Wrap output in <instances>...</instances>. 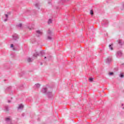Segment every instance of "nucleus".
I'll return each mask as SVG.
<instances>
[{
    "mask_svg": "<svg viewBox=\"0 0 124 124\" xmlns=\"http://www.w3.org/2000/svg\"><path fill=\"white\" fill-rule=\"evenodd\" d=\"M42 93L46 94L48 98H51L53 97V93L52 91H49V89L47 88H43L42 89Z\"/></svg>",
    "mask_w": 124,
    "mask_h": 124,
    "instance_id": "obj_1",
    "label": "nucleus"
},
{
    "mask_svg": "<svg viewBox=\"0 0 124 124\" xmlns=\"http://www.w3.org/2000/svg\"><path fill=\"white\" fill-rule=\"evenodd\" d=\"M45 59H47V57H45Z\"/></svg>",
    "mask_w": 124,
    "mask_h": 124,
    "instance_id": "obj_36",
    "label": "nucleus"
},
{
    "mask_svg": "<svg viewBox=\"0 0 124 124\" xmlns=\"http://www.w3.org/2000/svg\"><path fill=\"white\" fill-rule=\"evenodd\" d=\"M112 62V57H109L106 59V62L107 63H110Z\"/></svg>",
    "mask_w": 124,
    "mask_h": 124,
    "instance_id": "obj_5",
    "label": "nucleus"
},
{
    "mask_svg": "<svg viewBox=\"0 0 124 124\" xmlns=\"http://www.w3.org/2000/svg\"><path fill=\"white\" fill-rule=\"evenodd\" d=\"M35 87L36 88H40V84L39 83H36L35 84Z\"/></svg>",
    "mask_w": 124,
    "mask_h": 124,
    "instance_id": "obj_19",
    "label": "nucleus"
},
{
    "mask_svg": "<svg viewBox=\"0 0 124 124\" xmlns=\"http://www.w3.org/2000/svg\"><path fill=\"white\" fill-rule=\"evenodd\" d=\"M109 49L111 50H113L114 49L113 48V44H112L111 45H109L108 46Z\"/></svg>",
    "mask_w": 124,
    "mask_h": 124,
    "instance_id": "obj_13",
    "label": "nucleus"
},
{
    "mask_svg": "<svg viewBox=\"0 0 124 124\" xmlns=\"http://www.w3.org/2000/svg\"><path fill=\"white\" fill-rule=\"evenodd\" d=\"M27 62H32V60L31 59V58L29 57L27 59Z\"/></svg>",
    "mask_w": 124,
    "mask_h": 124,
    "instance_id": "obj_17",
    "label": "nucleus"
},
{
    "mask_svg": "<svg viewBox=\"0 0 124 124\" xmlns=\"http://www.w3.org/2000/svg\"><path fill=\"white\" fill-rule=\"evenodd\" d=\"M34 28V25H31V26H29L28 27V29H29L30 31L31 30H33Z\"/></svg>",
    "mask_w": 124,
    "mask_h": 124,
    "instance_id": "obj_10",
    "label": "nucleus"
},
{
    "mask_svg": "<svg viewBox=\"0 0 124 124\" xmlns=\"http://www.w3.org/2000/svg\"><path fill=\"white\" fill-rule=\"evenodd\" d=\"M90 14H91V15H93V10H91V11H90Z\"/></svg>",
    "mask_w": 124,
    "mask_h": 124,
    "instance_id": "obj_25",
    "label": "nucleus"
},
{
    "mask_svg": "<svg viewBox=\"0 0 124 124\" xmlns=\"http://www.w3.org/2000/svg\"><path fill=\"white\" fill-rule=\"evenodd\" d=\"M48 4H51V2H48Z\"/></svg>",
    "mask_w": 124,
    "mask_h": 124,
    "instance_id": "obj_34",
    "label": "nucleus"
},
{
    "mask_svg": "<svg viewBox=\"0 0 124 124\" xmlns=\"http://www.w3.org/2000/svg\"><path fill=\"white\" fill-rule=\"evenodd\" d=\"M13 50H14V51L15 50H16L15 48L13 47Z\"/></svg>",
    "mask_w": 124,
    "mask_h": 124,
    "instance_id": "obj_33",
    "label": "nucleus"
},
{
    "mask_svg": "<svg viewBox=\"0 0 124 124\" xmlns=\"http://www.w3.org/2000/svg\"><path fill=\"white\" fill-rule=\"evenodd\" d=\"M48 40H52V36L47 35Z\"/></svg>",
    "mask_w": 124,
    "mask_h": 124,
    "instance_id": "obj_21",
    "label": "nucleus"
},
{
    "mask_svg": "<svg viewBox=\"0 0 124 124\" xmlns=\"http://www.w3.org/2000/svg\"><path fill=\"white\" fill-rule=\"evenodd\" d=\"M53 20H52V19L50 18L48 21V24L49 25V24H52V22Z\"/></svg>",
    "mask_w": 124,
    "mask_h": 124,
    "instance_id": "obj_23",
    "label": "nucleus"
},
{
    "mask_svg": "<svg viewBox=\"0 0 124 124\" xmlns=\"http://www.w3.org/2000/svg\"><path fill=\"white\" fill-rule=\"evenodd\" d=\"M5 16L6 18L4 19V22H6L7 21V18H8V15L5 14Z\"/></svg>",
    "mask_w": 124,
    "mask_h": 124,
    "instance_id": "obj_18",
    "label": "nucleus"
},
{
    "mask_svg": "<svg viewBox=\"0 0 124 124\" xmlns=\"http://www.w3.org/2000/svg\"><path fill=\"white\" fill-rule=\"evenodd\" d=\"M38 56H39V54L38 53V52H36L33 54V57H38Z\"/></svg>",
    "mask_w": 124,
    "mask_h": 124,
    "instance_id": "obj_16",
    "label": "nucleus"
},
{
    "mask_svg": "<svg viewBox=\"0 0 124 124\" xmlns=\"http://www.w3.org/2000/svg\"><path fill=\"white\" fill-rule=\"evenodd\" d=\"M107 25H108V21L104 20L103 23H102V26L104 27H107Z\"/></svg>",
    "mask_w": 124,
    "mask_h": 124,
    "instance_id": "obj_7",
    "label": "nucleus"
},
{
    "mask_svg": "<svg viewBox=\"0 0 124 124\" xmlns=\"http://www.w3.org/2000/svg\"><path fill=\"white\" fill-rule=\"evenodd\" d=\"M43 63L42 62L41 63V65H42Z\"/></svg>",
    "mask_w": 124,
    "mask_h": 124,
    "instance_id": "obj_37",
    "label": "nucleus"
},
{
    "mask_svg": "<svg viewBox=\"0 0 124 124\" xmlns=\"http://www.w3.org/2000/svg\"><path fill=\"white\" fill-rule=\"evenodd\" d=\"M121 65H124V63L122 64Z\"/></svg>",
    "mask_w": 124,
    "mask_h": 124,
    "instance_id": "obj_35",
    "label": "nucleus"
},
{
    "mask_svg": "<svg viewBox=\"0 0 124 124\" xmlns=\"http://www.w3.org/2000/svg\"><path fill=\"white\" fill-rule=\"evenodd\" d=\"M22 117H24L25 116V113H22Z\"/></svg>",
    "mask_w": 124,
    "mask_h": 124,
    "instance_id": "obj_32",
    "label": "nucleus"
},
{
    "mask_svg": "<svg viewBox=\"0 0 124 124\" xmlns=\"http://www.w3.org/2000/svg\"><path fill=\"white\" fill-rule=\"evenodd\" d=\"M123 55L124 54L123 53V51L122 50H118L116 52V56L118 59L120 58H122Z\"/></svg>",
    "mask_w": 124,
    "mask_h": 124,
    "instance_id": "obj_2",
    "label": "nucleus"
},
{
    "mask_svg": "<svg viewBox=\"0 0 124 124\" xmlns=\"http://www.w3.org/2000/svg\"><path fill=\"white\" fill-rule=\"evenodd\" d=\"M122 106H124V104H122Z\"/></svg>",
    "mask_w": 124,
    "mask_h": 124,
    "instance_id": "obj_38",
    "label": "nucleus"
},
{
    "mask_svg": "<svg viewBox=\"0 0 124 124\" xmlns=\"http://www.w3.org/2000/svg\"><path fill=\"white\" fill-rule=\"evenodd\" d=\"M65 1V0H61L59 1V3H60V4H63L64 3Z\"/></svg>",
    "mask_w": 124,
    "mask_h": 124,
    "instance_id": "obj_14",
    "label": "nucleus"
},
{
    "mask_svg": "<svg viewBox=\"0 0 124 124\" xmlns=\"http://www.w3.org/2000/svg\"><path fill=\"white\" fill-rule=\"evenodd\" d=\"M109 75H110V76L114 75V73H113V72H110V73H109Z\"/></svg>",
    "mask_w": 124,
    "mask_h": 124,
    "instance_id": "obj_29",
    "label": "nucleus"
},
{
    "mask_svg": "<svg viewBox=\"0 0 124 124\" xmlns=\"http://www.w3.org/2000/svg\"><path fill=\"white\" fill-rule=\"evenodd\" d=\"M8 14H10V13H8Z\"/></svg>",
    "mask_w": 124,
    "mask_h": 124,
    "instance_id": "obj_39",
    "label": "nucleus"
},
{
    "mask_svg": "<svg viewBox=\"0 0 124 124\" xmlns=\"http://www.w3.org/2000/svg\"><path fill=\"white\" fill-rule=\"evenodd\" d=\"M16 26L18 27V28H20V29H21L22 24V23H19V24H17Z\"/></svg>",
    "mask_w": 124,
    "mask_h": 124,
    "instance_id": "obj_20",
    "label": "nucleus"
},
{
    "mask_svg": "<svg viewBox=\"0 0 124 124\" xmlns=\"http://www.w3.org/2000/svg\"><path fill=\"white\" fill-rule=\"evenodd\" d=\"M8 103H11V101L8 100Z\"/></svg>",
    "mask_w": 124,
    "mask_h": 124,
    "instance_id": "obj_31",
    "label": "nucleus"
},
{
    "mask_svg": "<svg viewBox=\"0 0 124 124\" xmlns=\"http://www.w3.org/2000/svg\"><path fill=\"white\" fill-rule=\"evenodd\" d=\"M36 33H37V36H40V35H42V32L40 31V30H38L36 31Z\"/></svg>",
    "mask_w": 124,
    "mask_h": 124,
    "instance_id": "obj_8",
    "label": "nucleus"
},
{
    "mask_svg": "<svg viewBox=\"0 0 124 124\" xmlns=\"http://www.w3.org/2000/svg\"><path fill=\"white\" fill-rule=\"evenodd\" d=\"M11 86H10L9 87H8L6 90V91H10V89H11Z\"/></svg>",
    "mask_w": 124,
    "mask_h": 124,
    "instance_id": "obj_28",
    "label": "nucleus"
},
{
    "mask_svg": "<svg viewBox=\"0 0 124 124\" xmlns=\"http://www.w3.org/2000/svg\"><path fill=\"white\" fill-rule=\"evenodd\" d=\"M45 55V52L44 51H41L40 52L39 56H40L41 57H43V56H44Z\"/></svg>",
    "mask_w": 124,
    "mask_h": 124,
    "instance_id": "obj_12",
    "label": "nucleus"
},
{
    "mask_svg": "<svg viewBox=\"0 0 124 124\" xmlns=\"http://www.w3.org/2000/svg\"><path fill=\"white\" fill-rule=\"evenodd\" d=\"M5 121L7 124H11V122H12L11 118L8 117L5 119Z\"/></svg>",
    "mask_w": 124,
    "mask_h": 124,
    "instance_id": "obj_3",
    "label": "nucleus"
},
{
    "mask_svg": "<svg viewBox=\"0 0 124 124\" xmlns=\"http://www.w3.org/2000/svg\"><path fill=\"white\" fill-rule=\"evenodd\" d=\"M89 81L90 82H93V78H89Z\"/></svg>",
    "mask_w": 124,
    "mask_h": 124,
    "instance_id": "obj_26",
    "label": "nucleus"
},
{
    "mask_svg": "<svg viewBox=\"0 0 124 124\" xmlns=\"http://www.w3.org/2000/svg\"><path fill=\"white\" fill-rule=\"evenodd\" d=\"M24 108V105L23 104H21L19 105L18 107L17 108V109H23Z\"/></svg>",
    "mask_w": 124,
    "mask_h": 124,
    "instance_id": "obj_11",
    "label": "nucleus"
},
{
    "mask_svg": "<svg viewBox=\"0 0 124 124\" xmlns=\"http://www.w3.org/2000/svg\"><path fill=\"white\" fill-rule=\"evenodd\" d=\"M35 6L38 8V9H40V8L39 7V3H36L35 4Z\"/></svg>",
    "mask_w": 124,
    "mask_h": 124,
    "instance_id": "obj_15",
    "label": "nucleus"
},
{
    "mask_svg": "<svg viewBox=\"0 0 124 124\" xmlns=\"http://www.w3.org/2000/svg\"><path fill=\"white\" fill-rule=\"evenodd\" d=\"M12 37L14 40H17L19 38V36L17 34H14L13 35Z\"/></svg>",
    "mask_w": 124,
    "mask_h": 124,
    "instance_id": "obj_4",
    "label": "nucleus"
},
{
    "mask_svg": "<svg viewBox=\"0 0 124 124\" xmlns=\"http://www.w3.org/2000/svg\"><path fill=\"white\" fill-rule=\"evenodd\" d=\"M5 111H9V108H8V106H6L5 107Z\"/></svg>",
    "mask_w": 124,
    "mask_h": 124,
    "instance_id": "obj_22",
    "label": "nucleus"
},
{
    "mask_svg": "<svg viewBox=\"0 0 124 124\" xmlns=\"http://www.w3.org/2000/svg\"><path fill=\"white\" fill-rule=\"evenodd\" d=\"M123 109H124V107L123 108Z\"/></svg>",
    "mask_w": 124,
    "mask_h": 124,
    "instance_id": "obj_41",
    "label": "nucleus"
},
{
    "mask_svg": "<svg viewBox=\"0 0 124 124\" xmlns=\"http://www.w3.org/2000/svg\"><path fill=\"white\" fill-rule=\"evenodd\" d=\"M13 47H14V45H13V44H12L11 45V48H13Z\"/></svg>",
    "mask_w": 124,
    "mask_h": 124,
    "instance_id": "obj_30",
    "label": "nucleus"
},
{
    "mask_svg": "<svg viewBox=\"0 0 124 124\" xmlns=\"http://www.w3.org/2000/svg\"><path fill=\"white\" fill-rule=\"evenodd\" d=\"M120 77L121 78H124V74L123 73H121L120 74Z\"/></svg>",
    "mask_w": 124,
    "mask_h": 124,
    "instance_id": "obj_24",
    "label": "nucleus"
},
{
    "mask_svg": "<svg viewBox=\"0 0 124 124\" xmlns=\"http://www.w3.org/2000/svg\"><path fill=\"white\" fill-rule=\"evenodd\" d=\"M52 33H53V32H52V31H51V30H50V29H49L47 31V35L52 36Z\"/></svg>",
    "mask_w": 124,
    "mask_h": 124,
    "instance_id": "obj_9",
    "label": "nucleus"
},
{
    "mask_svg": "<svg viewBox=\"0 0 124 124\" xmlns=\"http://www.w3.org/2000/svg\"><path fill=\"white\" fill-rule=\"evenodd\" d=\"M31 42H32V43H33L32 42V40H31Z\"/></svg>",
    "mask_w": 124,
    "mask_h": 124,
    "instance_id": "obj_40",
    "label": "nucleus"
},
{
    "mask_svg": "<svg viewBox=\"0 0 124 124\" xmlns=\"http://www.w3.org/2000/svg\"><path fill=\"white\" fill-rule=\"evenodd\" d=\"M51 58H52V56H48L47 57V58L48 59V61H50V60H51Z\"/></svg>",
    "mask_w": 124,
    "mask_h": 124,
    "instance_id": "obj_27",
    "label": "nucleus"
},
{
    "mask_svg": "<svg viewBox=\"0 0 124 124\" xmlns=\"http://www.w3.org/2000/svg\"><path fill=\"white\" fill-rule=\"evenodd\" d=\"M118 44L120 46H123V45H124V41H123L122 40H119L117 41Z\"/></svg>",
    "mask_w": 124,
    "mask_h": 124,
    "instance_id": "obj_6",
    "label": "nucleus"
}]
</instances>
